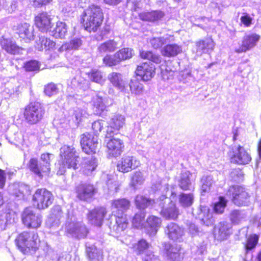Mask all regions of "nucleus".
Wrapping results in <instances>:
<instances>
[{"label":"nucleus","mask_w":261,"mask_h":261,"mask_svg":"<svg viewBox=\"0 0 261 261\" xmlns=\"http://www.w3.org/2000/svg\"><path fill=\"white\" fill-rule=\"evenodd\" d=\"M161 223L160 218L152 215L147 218L144 228L150 236H154L160 228Z\"/></svg>","instance_id":"24"},{"label":"nucleus","mask_w":261,"mask_h":261,"mask_svg":"<svg viewBox=\"0 0 261 261\" xmlns=\"http://www.w3.org/2000/svg\"><path fill=\"white\" fill-rule=\"evenodd\" d=\"M145 217V213L140 211L135 214L132 220V224L134 227L137 228H141L144 226V220Z\"/></svg>","instance_id":"50"},{"label":"nucleus","mask_w":261,"mask_h":261,"mask_svg":"<svg viewBox=\"0 0 261 261\" xmlns=\"http://www.w3.org/2000/svg\"><path fill=\"white\" fill-rule=\"evenodd\" d=\"M35 21L37 28L43 33L48 32L53 26L51 17L46 12H42L37 15Z\"/></svg>","instance_id":"19"},{"label":"nucleus","mask_w":261,"mask_h":261,"mask_svg":"<svg viewBox=\"0 0 261 261\" xmlns=\"http://www.w3.org/2000/svg\"><path fill=\"white\" fill-rule=\"evenodd\" d=\"M103 13L100 8L92 5L85 10L82 15V23L89 32H95L103 21Z\"/></svg>","instance_id":"1"},{"label":"nucleus","mask_w":261,"mask_h":261,"mask_svg":"<svg viewBox=\"0 0 261 261\" xmlns=\"http://www.w3.org/2000/svg\"><path fill=\"white\" fill-rule=\"evenodd\" d=\"M63 217V212L60 205L54 206L51 210L46 222V226L51 230L57 229L61 224V219Z\"/></svg>","instance_id":"11"},{"label":"nucleus","mask_w":261,"mask_h":261,"mask_svg":"<svg viewBox=\"0 0 261 261\" xmlns=\"http://www.w3.org/2000/svg\"><path fill=\"white\" fill-rule=\"evenodd\" d=\"M129 88L133 93L140 95L143 90V85L136 80H132L129 83Z\"/></svg>","instance_id":"56"},{"label":"nucleus","mask_w":261,"mask_h":261,"mask_svg":"<svg viewBox=\"0 0 261 261\" xmlns=\"http://www.w3.org/2000/svg\"><path fill=\"white\" fill-rule=\"evenodd\" d=\"M230 226L225 222H220L215 227L214 232L220 240H224L229 234Z\"/></svg>","instance_id":"37"},{"label":"nucleus","mask_w":261,"mask_h":261,"mask_svg":"<svg viewBox=\"0 0 261 261\" xmlns=\"http://www.w3.org/2000/svg\"><path fill=\"white\" fill-rule=\"evenodd\" d=\"M120 63L131 58L133 55V50L130 48H123L116 52Z\"/></svg>","instance_id":"54"},{"label":"nucleus","mask_w":261,"mask_h":261,"mask_svg":"<svg viewBox=\"0 0 261 261\" xmlns=\"http://www.w3.org/2000/svg\"><path fill=\"white\" fill-rule=\"evenodd\" d=\"M140 165V162L133 156H124L118 161L117 165L119 171L126 173L131 171Z\"/></svg>","instance_id":"12"},{"label":"nucleus","mask_w":261,"mask_h":261,"mask_svg":"<svg viewBox=\"0 0 261 261\" xmlns=\"http://www.w3.org/2000/svg\"><path fill=\"white\" fill-rule=\"evenodd\" d=\"M119 43L115 39H110L102 43L98 47L97 50L99 54H104L107 53H112L119 48Z\"/></svg>","instance_id":"30"},{"label":"nucleus","mask_w":261,"mask_h":261,"mask_svg":"<svg viewBox=\"0 0 261 261\" xmlns=\"http://www.w3.org/2000/svg\"><path fill=\"white\" fill-rule=\"evenodd\" d=\"M246 217V215L244 212L238 210H233L230 214V220L234 224H239L244 221Z\"/></svg>","instance_id":"51"},{"label":"nucleus","mask_w":261,"mask_h":261,"mask_svg":"<svg viewBox=\"0 0 261 261\" xmlns=\"http://www.w3.org/2000/svg\"><path fill=\"white\" fill-rule=\"evenodd\" d=\"M164 16V13L161 11L143 12L139 14L140 19L150 22L158 21L161 19Z\"/></svg>","instance_id":"33"},{"label":"nucleus","mask_w":261,"mask_h":261,"mask_svg":"<svg viewBox=\"0 0 261 261\" xmlns=\"http://www.w3.org/2000/svg\"><path fill=\"white\" fill-rule=\"evenodd\" d=\"M87 252L89 258L92 261H102L103 259L102 251L94 246H87Z\"/></svg>","instance_id":"43"},{"label":"nucleus","mask_w":261,"mask_h":261,"mask_svg":"<svg viewBox=\"0 0 261 261\" xmlns=\"http://www.w3.org/2000/svg\"><path fill=\"white\" fill-rule=\"evenodd\" d=\"M7 139L10 144L20 149H24L28 146L24 139L23 135L21 133L17 132L9 136Z\"/></svg>","instance_id":"34"},{"label":"nucleus","mask_w":261,"mask_h":261,"mask_svg":"<svg viewBox=\"0 0 261 261\" xmlns=\"http://www.w3.org/2000/svg\"><path fill=\"white\" fill-rule=\"evenodd\" d=\"M107 213V210L104 207H96L88 213V220L92 225L98 227L101 226Z\"/></svg>","instance_id":"16"},{"label":"nucleus","mask_w":261,"mask_h":261,"mask_svg":"<svg viewBox=\"0 0 261 261\" xmlns=\"http://www.w3.org/2000/svg\"><path fill=\"white\" fill-rule=\"evenodd\" d=\"M155 69L154 65L149 61L138 65L136 73L137 75L141 77L143 81H147L154 76Z\"/></svg>","instance_id":"18"},{"label":"nucleus","mask_w":261,"mask_h":261,"mask_svg":"<svg viewBox=\"0 0 261 261\" xmlns=\"http://www.w3.org/2000/svg\"><path fill=\"white\" fill-rule=\"evenodd\" d=\"M58 88L57 86L53 83H50L44 86V92L45 94L49 97H51L57 94L58 93Z\"/></svg>","instance_id":"59"},{"label":"nucleus","mask_w":261,"mask_h":261,"mask_svg":"<svg viewBox=\"0 0 261 261\" xmlns=\"http://www.w3.org/2000/svg\"><path fill=\"white\" fill-rule=\"evenodd\" d=\"M168 204V206L165 208L164 207H163L161 214L163 217L167 219L175 220L179 215L178 210L176 207L175 204L172 201L170 202Z\"/></svg>","instance_id":"32"},{"label":"nucleus","mask_w":261,"mask_h":261,"mask_svg":"<svg viewBox=\"0 0 261 261\" xmlns=\"http://www.w3.org/2000/svg\"><path fill=\"white\" fill-rule=\"evenodd\" d=\"M258 240V237L256 234L250 236L248 240L246 245H245L246 249L248 250H251L254 248Z\"/></svg>","instance_id":"64"},{"label":"nucleus","mask_w":261,"mask_h":261,"mask_svg":"<svg viewBox=\"0 0 261 261\" xmlns=\"http://www.w3.org/2000/svg\"><path fill=\"white\" fill-rule=\"evenodd\" d=\"M166 43V40L164 37H153L150 40V43L155 49L159 48Z\"/></svg>","instance_id":"63"},{"label":"nucleus","mask_w":261,"mask_h":261,"mask_svg":"<svg viewBox=\"0 0 261 261\" xmlns=\"http://www.w3.org/2000/svg\"><path fill=\"white\" fill-rule=\"evenodd\" d=\"M210 208L208 206L200 205L193 211V214L196 219H199L202 223L206 226L213 224L214 220L211 213H210Z\"/></svg>","instance_id":"17"},{"label":"nucleus","mask_w":261,"mask_h":261,"mask_svg":"<svg viewBox=\"0 0 261 261\" xmlns=\"http://www.w3.org/2000/svg\"><path fill=\"white\" fill-rule=\"evenodd\" d=\"M192 174L189 171L182 172L178 180V186L183 190H190L192 187V182L190 176Z\"/></svg>","instance_id":"39"},{"label":"nucleus","mask_w":261,"mask_h":261,"mask_svg":"<svg viewBox=\"0 0 261 261\" xmlns=\"http://www.w3.org/2000/svg\"><path fill=\"white\" fill-rule=\"evenodd\" d=\"M55 43L50 39L39 35L38 39L36 40L35 48L39 51L43 49L49 50L53 48Z\"/></svg>","instance_id":"31"},{"label":"nucleus","mask_w":261,"mask_h":261,"mask_svg":"<svg viewBox=\"0 0 261 261\" xmlns=\"http://www.w3.org/2000/svg\"><path fill=\"white\" fill-rule=\"evenodd\" d=\"M149 244L146 240L142 239L134 246V249L138 254L142 253L146 249L149 248Z\"/></svg>","instance_id":"58"},{"label":"nucleus","mask_w":261,"mask_h":261,"mask_svg":"<svg viewBox=\"0 0 261 261\" xmlns=\"http://www.w3.org/2000/svg\"><path fill=\"white\" fill-rule=\"evenodd\" d=\"M22 221L28 228H37L42 224V217L40 214L36 213L32 208L27 207L22 214Z\"/></svg>","instance_id":"9"},{"label":"nucleus","mask_w":261,"mask_h":261,"mask_svg":"<svg viewBox=\"0 0 261 261\" xmlns=\"http://www.w3.org/2000/svg\"><path fill=\"white\" fill-rule=\"evenodd\" d=\"M76 193L79 199L83 201H88L97 193V189L90 184H81L77 187Z\"/></svg>","instance_id":"15"},{"label":"nucleus","mask_w":261,"mask_h":261,"mask_svg":"<svg viewBox=\"0 0 261 261\" xmlns=\"http://www.w3.org/2000/svg\"><path fill=\"white\" fill-rule=\"evenodd\" d=\"M145 178L144 173L140 171H136L132 174L130 186L134 189H137L144 183Z\"/></svg>","instance_id":"41"},{"label":"nucleus","mask_w":261,"mask_h":261,"mask_svg":"<svg viewBox=\"0 0 261 261\" xmlns=\"http://www.w3.org/2000/svg\"><path fill=\"white\" fill-rule=\"evenodd\" d=\"M201 191L202 193L208 192L211 188L214 183L213 177L211 175H203L201 178Z\"/></svg>","instance_id":"44"},{"label":"nucleus","mask_w":261,"mask_h":261,"mask_svg":"<svg viewBox=\"0 0 261 261\" xmlns=\"http://www.w3.org/2000/svg\"><path fill=\"white\" fill-rule=\"evenodd\" d=\"M15 243L18 249L25 253L28 251H35L38 248L40 240L37 233L24 231L18 234Z\"/></svg>","instance_id":"4"},{"label":"nucleus","mask_w":261,"mask_h":261,"mask_svg":"<svg viewBox=\"0 0 261 261\" xmlns=\"http://www.w3.org/2000/svg\"><path fill=\"white\" fill-rule=\"evenodd\" d=\"M108 78L115 87L121 92H126V83L123 80L122 76L120 73L113 72L108 75Z\"/></svg>","instance_id":"26"},{"label":"nucleus","mask_w":261,"mask_h":261,"mask_svg":"<svg viewBox=\"0 0 261 261\" xmlns=\"http://www.w3.org/2000/svg\"><path fill=\"white\" fill-rule=\"evenodd\" d=\"M194 195L192 193H181L179 196V203L184 207L191 206L194 202Z\"/></svg>","instance_id":"45"},{"label":"nucleus","mask_w":261,"mask_h":261,"mask_svg":"<svg viewBox=\"0 0 261 261\" xmlns=\"http://www.w3.org/2000/svg\"><path fill=\"white\" fill-rule=\"evenodd\" d=\"M60 156L61 165L58 171V174H64L66 167L73 169L77 168L79 156L73 145L62 146L60 148Z\"/></svg>","instance_id":"3"},{"label":"nucleus","mask_w":261,"mask_h":261,"mask_svg":"<svg viewBox=\"0 0 261 261\" xmlns=\"http://www.w3.org/2000/svg\"><path fill=\"white\" fill-rule=\"evenodd\" d=\"M0 44L3 49L11 54H21L23 50L11 40L6 39L4 37H2L0 40Z\"/></svg>","instance_id":"27"},{"label":"nucleus","mask_w":261,"mask_h":261,"mask_svg":"<svg viewBox=\"0 0 261 261\" xmlns=\"http://www.w3.org/2000/svg\"><path fill=\"white\" fill-rule=\"evenodd\" d=\"M111 206L113 209L120 212V215H123V213L129 208L130 201L125 198L118 199L112 201Z\"/></svg>","instance_id":"36"},{"label":"nucleus","mask_w":261,"mask_h":261,"mask_svg":"<svg viewBox=\"0 0 261 261\" xmlns=\"http://www.w3.org/2000/svg\"><path fill=\"white\" fill-rule=\"evenodd\" d=\"M54 157L53 154L46 153H42L40 156V163L42 165L43 170L47 171L49 174L50 171V161Z\"/></svg>","instance_id":"48"},{"label":"nucleus","mask_w":261,"mask_h":261,"mask_svg":"<svg viewBox=\"0 0 261 261\" xmlns=\"http://www.w3.org/2000/svg\"><path fill=\"white\" fill-rule=\"evenodd\" d=\"M140 56L142 59L149 60L155 63H160L161 62V57L159 55L153 54L152 52L150 51H140Z\"/></svg>","instance_id":"52"},{"label":"nucleus","mask_w":261,"mask_h":261,"mask_svg":"<svg viewBox=\"0 0 261 261\" xmlns=\"http://www.w3.org/2000/svg\"><path fill=\"white\" fill-rule=\"evenodd\" d=\"M196 53L201 56L203 54L208 53L213 50L215 43L211 38H206L195 42Z\"/></svg>","instance_id":"25"},{"label":"nucleus","mask_w":261,"mask_h":261,"mask_svg":"<svg viewBox=\"0 0 261 261\" xmlns=\"http://www.w3.org/2000/svg\"><path fill=\"white\" fill-rule=\"evenodd\" d=\"M128 224L126 216L121 214L120 216H115V222H111L110 228L112 233L117 234L123 231L127 228Z\"/></svg>","instance_id":"23"},{"label":"nucleus","mask_w":261,"mask_h":261,"mask_svg":"<svg viewBox=\"0 0 261 261\" xmlns=\"http://www.w3.org/2000/svg\"><path fill=\"white\" fill-rule=\"evenodd\" d=\"M102 61L103 63L109 67L114 66L120 63L116 53L113 55L107 54L103 58Z\"/></svg>","instance_id":"53"},{"label":"nucleus","mask_w":261,"mask_h":261,"mask_svg":"<svg viewBox=\"0 0 261 261\" xmlns=\"http://www.w3.org/2000/svg\"><path fill=\"white\" fill-rule=\"evenodd\" d=\"M83 41L81 38L74 37L69 42L63 44L59 48V51H64L68 50L78 49L82 45Z\"/></svg>","instance_id":"42"},{"label":"nucleus","mask_w":261,"mask_h":261,"mask_svg":"<svg viewBox=\"0 0 261 261\" xmlns=\"http://www.w3.org/2000/svg\"><path fill=\"white\" fill-rule=\"evenodd\" d=\"M229 155L231 163L240 165L247 164L251 160L250 155L240 145L235 144L232 146Z\"/></svg>","instance_id":"8"},{"label":"nucleus","mask_w":261,"mask_h":261,"mask_svg":"<svg viewBox=\"0 0 261 261\" xmlns=\"http://www.w3.org/2000/svg\"><path fill=\"white\" fill-rule=\"evenodd\" d=\"M67 33V25L65 23L58 21L56 28L51 32V35L56 38H65Z\"/></svg>","instance_id":"40"},{"label":"nucleus","mask_w":261,"mask_h":261,"mask_svg":"<svg viewBox=\"0 0 261 261\" xmlns=\"http://www.w3.org/2000/svg\"><path fill=\"white\" fill-rule=\"evenodd\" d=\"M61 229L64 231L66 236L78 239L85 238L88 232L87 227L82 221H77L74 216L69 214Z\"/></svg>","instance_id":"2"},{"label":"nucleus","mask_w":261,"mask_h":261,"mask_svg":"<svg viewBox=\"0 0 261 261\" xmlns=\"http://www.w3.org/2000/svg\"><path fill=\"white\" fill-rule=\"evenodd\" d=\"M98 138L96 135L89 133L81 136V144L83 150L87 154L95 153L98 145Z\"/></svg>","instance_id":"10"},{"label":"nucleus","mask_w":261,"mask_h":261,"mask_svg":"<svg viewBox=\"0 0 261 261\" xmlns=\"http://www.w3.org/2000/svg\"><path fill=\"white\" fill-rule=\"evenodd\" d=\"M181 52V46L177 44H168L165 46L161 50L162 55L167 57H175Z\"/></svg>","instance_id":"35"},{"label":"nucleus","mask_w":261,"mask_h":261,"mask_svg":"<svg viewBox=\"0 0 261 261\" xmlns=\"http://www.w3.org/2000/svg\"><path fill=\"white\" fill-rule=\"evenodd\" d=\"M40 63L36 60H31L25 63L24 68L28 71H39L40 69Z\"/></svg>","instance_id":"61"},{"label":"nucleus","mask_w":261,"mask_h":261,"mask_svg":"<svg viewBox=\"0 0 261 261\" xmlns=\"http://www.w3.org/2000/svg\"><path fill=\"white\" fill-rule=\"evenodd\" d=\"M92 101L94 108L95 109L94 110L95 113L97 115H100L106 108L103 102L102 97L99 95H96L93 97Z\"/></svg>","instance_id":"46"},{"label":"nucleus","mask_w":261,"mask_h":261,"mask_svg":"<svg viewBox=\"0 0 261 261\" xmlns=\"http://www.w3.org/2000/svg\"><path fill=\"white\" fill-rule=\"evenodd\" d=\"M16 220L17 217L14 212H3L0 214V229H5L7 225L14 223Z\"/></svg>","instance_id":"28"},{"label":"nucleus","mask_w":261,"mask_h":261,"mask_svg":"<svg viewBox=\"0 0 261 261\" xmlns=\"http://www.w3.org/2000/svg\"><path fill=\"white\" fill-rule=\"evenodd\" d=\"M227 201L224 197H220L218 202L214 205V211L217 214H222L226 206Z\"/></svg>","instance_id":"60"},{"label":"nucleus","mask_w":261,"mask_h":261,"mask_svg":"<svg viewBox=\"0 0 261 261\" xmlns=\"http://www.w3.org/2000/svg\"><path fill=\"white\" fill-rule=\"evenodd\" d=\"M165 232L168 237L173 241L180 242L184 234V229L178 226L176 223H170L165 229Z\"/></svg>","instance_id":"20"},{"label":"nucleus","mask_w":261,"mask_h":261,"mask_svg":"<svg viewBox=\"0 0 261 261\" xmlns=\"http://www.w3.org/2000/svg\"><path fill=\"white\" fill-rule=\"evenodd\" d=\"M106 125V123L104 120H98L95 121L92 125V128L95 133V135L97 136L101 130L103 129L104 126Z\"/></svg>","instance_id":"62"},{"label":"nucleus","mask_w":261,"mask_h":261,"mask_svg":"<svg viewBox=\"0 0 261 261\" xmlns=\"http://www.w3.org/2000/svg\"><path fill=\"white\" fill-rule=\"evenodd\" d=\"M124 117L123 116L119 114L114 115L111 119L110 125L116 130H118L122 127L124 124Z\"/></svg>","instance_id":"49"},{"label":"nucleus","mask_w":261,"mask_h":261,"mask_svg":"<svg viewBox=\"0 0 261 261\" xmlns=\"http://www.w3.org/2000/svg\"><path fill=\"white\" fill-rule=\"evenodd\" d=\"M28 189V187L25 185L18 183L13 184L9 187V192L20 198L23 197L24 193L27 192Z\"/></svg>","instance_id":"38"},{"label":"nucleus","mask_w":261,"mask_h":261,"mask_svg":"<svg viewBox=\"0 0 261 261\" xmlns=\"http://www.w3.org/2000/svg\"><path fill=\"white\" fill-rule=\"evenodd\" d=\"M164 250L168 258L173 261H181L184 258V254L181 251L180 245L166 243Z\"/></svg>","instance_id":"22"},{"label":"nucleus","mask_w":261,"mask_h":261,"mask_svg":"<svg viewBox=\"0 0 261 261\" xmlns=\"http://www.w3.org/2000/svg\"><path fill=\"white\" fill-rule=\"evenodd\" d=\"M154 202V200L148 199L142 195H137L135 198V204L139 209H145L152 205Z\"/></svg>","instance_id":"47"},{"label":"nucleus","mask_w":261,"mask_h":261,"mask_svg":"<svg viewBox=\"0 0 261 261\" xmlns=\"http://www.w3.org/2000/svg\"><path fill=\"white\" fill-rule=\"evenodd\" d=\"M107 152L109 156L117 157L120 155L123 151L124 144L122 140L113 137L106 139Z\"/></svg>","instance_id":"14"},{"label":"nucleus","mask_w":261,"mask_h":261,"mask_svg":"<svg viewBox=\"0 0 261 261\" xmlns=\"http://www.w3.org/2000/svg\"><path fill=\"white\" fill-rule=\"evenodd\" d=\"M97 165V162L95 158H92L87 161L84 167V172L86 174H89L95 170Z\"/></svg>","instance_id":"57"},{"label":"nucleus","mask_w":261,"mask_h":261,"mask_svg":"<svg viewBox=\"0 0 261 261\" xmlns=\"http://www.w3.org/2000/svg\"><path fill=\"white\" fill-rule=\"evenodd\" d=\"M227 194L232 197L233 203L238 206H246L250 203V195L242 186L230 187Z\"/></svg>","instance_id":"5"},{"label":"nucleus","mask_w":261,"mask_h":261,"mask_svg":"<svg viewBox=\"0 0 261 261\" xmlns=\"http://www.w3.org/2000/svg\"><path fill=\"white\" fill-rule=\"evenodd\" d=\"M259 39L260 36L255 33L246 34L242 38L241 46L236 48L235 51L238 53L246 52L255 46Z\"/></svg>","instance_id":"13"},{"label":"nucleus","mask_w":261,"mask_h":261,"mask_svg":"<svg viewBox=\"0 0 261 261\" xmlns=\"http://www.w3.org/2000/svg\"><path fill=\"white\" fill-rule=\"evenodd\" d=\"M88 77L91 81L98 84H102L105 82L102 73L98 70H92L88 73Z\"/></svg>","instance_id":"55"},{"label":"nucleus","mask_w":261,"mask_h":261,"mask_svg":"<svg viewBox=\"0 0 261 261\" xmlns=\"http://www.w3.org/2000/svg\"><path fill=\"white\" fill-rule=\"evenodd\" d=\"M17 33L19 37L22 39L28 41H31L34 39V28L28 23L19 24L16 29Z\"/></svg>","instance_id":"21"},{"label":"nucleus","mask_w":261,"mask_h":261,"mask_svg":"<svg viewBox=\"0 0 261 261\" xmlns=\"http://www.w3.org/2000/svg\"><path fill=\"white\" fill-rule=\"evenodd\" d=\"M44 114V111L40 103L31 102L25 107L23 114L28 123L35 124L42 119Z\"/></svg>","instance_id":"6"},{"label":"nucleus","mask_w":261,"mask_h":261,"mask_svg":"<svg viewBox=\"0 0 261 261\" xmlns=\"http://www.w3.org/2000/svg\"><path fill=\"white\" fill-rule=\"evenodd\" d=\"M29 168L32 172L35 175L42 178L44 176L48 175L49 173L47 171H45L42 168V165L39 162L36 158H32L29 162Z\"/></svg>","instance_id":"29"},{"label":"nucleus","mask_w":261,"mask_h":261,"mask_svg":"<svg viewBox=\"0 0 261 261\" xmlns=\"http://www.w3.org/2000/svg\"><path fill=\"white\" fill-rule=\"evenodd\" d=\"M54 200L52 193L45 189H38L33 197L34 205L38 209L43 210L51 205Z\"/></svg>","instance_id":"7"}]
</instances>
